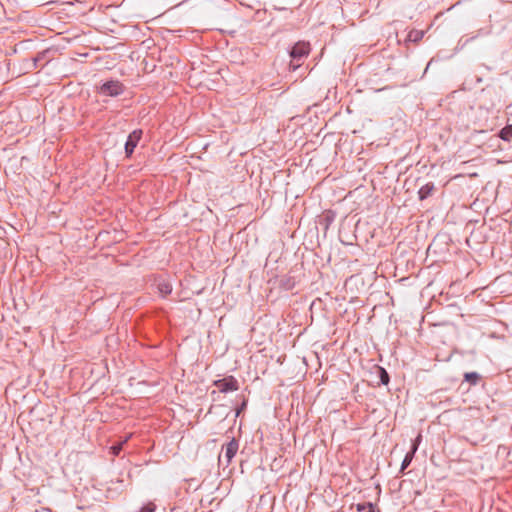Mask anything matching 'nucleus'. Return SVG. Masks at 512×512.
<instances>
[{
  "label": "nucleus",
  "mask_w": 512,
  "mask_h": 512,
  "mask_svg": "<svg viewBox=\"0 0 512 512\" xmlns=\"http://www.w3.org/2000/svg\"><path fill=\"white\" fill-rule=\"evenodd\" d=\"M99 92L104 96L116 97L124 92V85L118 80H110L101 85Z\"/></svg>",
  "instance_id": "nucleus-1"
},
{
  "label": "nucleus",
  "mask_w": 512,
  "mask_h": 512,
  "mask_svg": "<svg viewBox=\"0 0 512 512\" xmlns=\"http://www.w3.org/2000/svg\"><path fill=\"white\" fill-rule=\"evenodd\" d=\"M238 449H239V442L235 438H232L222 448L223 455L219 456V461H222V457H223L225 459L226 466H228L232 462V460L235 457V455L237 454Z\"/></svg>",
  "instance_id": "nucleus-2"
},
{
  "label": "nucleus",
  "mask_w": 512,
  "mask_h": 512,
  "mask_svg": "<svg viewBox=\"0 0 512 512\" xmlns=\"http://www.w3.org/2000/svg\"><path fill=\"white\" fill-rule=\"evenodd\" d=\"M214 385L222 393L237 391L239 389V383L233 376H228L223 379L214 382Z\"/></svg>",
  "instance_id": "nucleus-3"
},
{
  "label": "nucleus",
  "mask_w": 512,
  "mask_h": 512,
  "mask_svg": "<svg viewBox=\"0 0 512 512\" xmlns=\"http://www.w3.org/2000/svg\"><path fill=\"white\" fill-rule=\"evenodd\" d=\"M141 137H142V130H139V129L134 130L129 134L127 141L125 143V153H126L127 157H130L133 154L134 149L138 145Z\"/></svg>",
  "instance_id": "nucleus-4"
},
{
  "label": "nucleus",
  "mask_w": 512,
  "mask_h": 512,
  "mask_svg": "<svg viewBox=\"0 0 512 512\" xmlns=\"http://www.w3.org/2000/svg\"><path fill=\"white\" fill-rule=\"evenodd\" d=\"M310 52V45L309 43L307 42H298L296 43L291 52H290V56L292 57L293 60H301L303 59L304 57L308 56Z\"/></svg>",
  "instance_id": "nucleus-5"
},
{
  "label": "nucleus",
  "mask_w": 512,
  "mask_h": 512,
  "mask_svg": "<svg viewBox=\"0 0 512 512\" xmlns=\"http://www.w3.org/2000/svg\"><path fill=\"white\" fill-rule=\"evenodd\" d=\"M434 189H435V186L432 182L426 183L418 191L419 199L424 200V199L428 198L429 196L432 195Z\"/></svg>",
  "instance_id": "nucleus-6"
},
{
  "label": "nucleus",
  "mask_w": 512,
  "mask_h": 512,
  "mask_svg": "<svg viewBox=\"0 0 512 512\" xmlns=\"http://www.w3.org/2000/svg\"><path fill=\"white\" fill-rule=\"evenodd\" d=\"M425 32L423 30L412 29L407 35V41L418 43L423 39Z\"/></svg>",
  "instance_id": "nucleus-7"
},
{
  "label": "nucleus",
  "mask_w": 512,
  "mask_h": 512,
  "mask_svg": "<svg viewBox=\"0 0 512 512\" xmlns=\"http://www.w3.org/2000/svg\"><path fill=\"white\" fill-rule=\"evenodd\" d=\"M157 289L162 297H166L172 292L171 284L165 280H162L157 284Z\"/></svg>",
  "instance_id": "nucleus-8"
},
{
  "label": "nucleus",
  "mask_w": 512,
  "mask_h": 512,
  "mask_svg": "<svg viewBox=\"0 0 512 512\" xmlns=\"http://www.w3.org/2000/svg\"><path fill=\"white\" fill-rule=\"evenodd\" d=\"M416 451H417V444L412 445L411 450L406 454V456L402 462V465H401L402 470H404L405 468H407L410 465Z\"/></svg>",
  "instance_id": "nucleus-9"
},
{
  "label": "nucleus",
  "mask_w": 512,
  "mask_h": 512,
  "mask_svg": "<svg viewBox=\"0 0 512 512\" xmlns=\"http://www.w3.org/2000/svg\"><path fill=\"white\" fill-rule=\"evenodd\" d=\"M499 137L504 141H510L512 138V125H506L500 130Z\"/></svg>",
  "instance_id": "nucleus-10"
},
{
  "label": "nucleus",
  "mask_w": 512,
  "mask_h": 512,
  "mask_svg": "<svg viewBox=\"0 0 512 512\" xmlns=\"http://www.w3.org/2000/svg\"><path fill=\"white\" fill-rule=\"evenodd\" d=\"M131 436H132V434H129L128 436L125 437V439L123 441H121L117 445H113L111 447V453L114 456H118L122 450L123 445L130 439Z\"/></svg>",
  "instance_id": "nucleus-11"
},
{
  "label": "nucleus",
  "mask_w": 512,
  "mask_h": 512,
  "mask_svg": "<svg viewBox=\"0 0 512 512\" xmlns=\"http://www.w3.org/2000/svg\"><path fill=\"white\" fill-rule=\"evenodd\" d=\"M464 379L467 382H470L472 384H476L478 379H479V375L476 372L465 373L464 374Z\"/></svg>",
  "instance_id": "nucleus-12"
},
{
  "label": "nucleus",
  "mask_w": 512,
  "mask_h": 512,
  "mask_svg": "<svg viewBox=\"0 0 512 512\" xmlns=\"http://www.w3.org/2000/svg\"><path fill=\"white\" fill-rule=\"evenodd\" d=\"M381 382L383 384H388L389 382V376L383 368H381Z\"/></svg>",
  "instance_id": "nucleus-13"
},
{
  "label": "nucleus",
  "mask_w": 512,
  "mask_h": 512,
  "mask_svg": "<svg viewBox=\"0 0 512 512\" xmlns=\"http://www.w3.org/2000/svg\"><path fill=\"white\" fill-rule=\"evenodd\" d=\"M356 510L358 512H364L365 510H367V504H357Z\"/></svg>",
  "instance_id": "nucleus-14"
},
{
  "label": "nucleus",
  "mask_w": 512,
  "mask_h": 512,
  "mask_svg": "<svg viewBox=\"0 0 512 512\" xmlns=\"http://www.w3.org/2000/svg\"><path fill=\"white\" fill-rule=\"evenodd\" d=\"M155 508L152 505L145 506L141 509L140 512H154Z\"/></svg>",
  "instance_id": "nucleus-15"
},
{
  "label": "nucleus",
  "mask_w": 512,
  "mask_h": 512,
  "mask_svg": "<svg viewBox=\"0 0 512 512\" xmlns=\"http://www.w3.org/2000/svg\"><path fill=\"white\" fill-rule=\"evenodd\" d=\"M421 440H422V435L419 433L417 435V437L415 438V440L413 441L412 445H416L417 444V448H418Z\"/></svg>",
  "instance_id": "nucleus-16"
},
{
  "label": "nucleus",
  "mask_w": 512,
  "mask_h": 512,
  "mask_svg": "<svg viewBox=\"0 0 512 512\" xmlns=\"http://www.w3.org/2000/svg\"><path fill=\"white\" fill-rule=\"evenodd\" d=\"M421 440H422V435L419 433L417 435V437L415 438V440L413 441L412 445H416L417 444V448H418Z\"/></svg>",
  "instance_id": "nucleus-17"
},
{
  "label": "nucleus",
  "mask_w": 512,
  "mask_h": 512,
  "mask_svg": "<svg viewBox=\"0 0 512 512\" xmlns=\"http://www.w3.org/2000/svg\"><path fill=\"white\" fill-rule=\"evenodd\" d=\"M364 512H374V507L371 503H367V510Z\"/></svg>",
  "instance_id": "nucleus-18"
},
{
  "label": "nucleus",
  "mask_w": 512,
  "mask_h": 512,
  "mask_svg": "<svg viewBox=\"0 0 512 512\" xmlns=\"http://www.w3.org/2000/svg\"><path fill=\"white\" fill-rule=\"evenodd\" d=\"M300 64H296L293 66V69H296Z\"/></svg>",
  "instance_id": "nucleus-19"
}]
</instances>
